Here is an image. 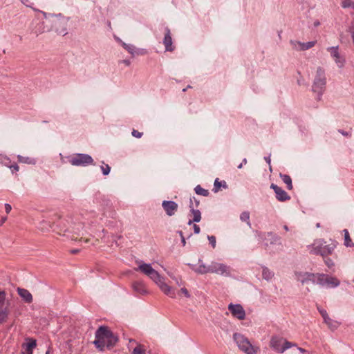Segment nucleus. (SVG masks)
<instances>
[{"mask_svg":"<svg viewBox=\"0 0 354 354\" xmlns=\"http://www.w3.org/2000/svg\"><path fill=\"white\" fill-rule=\"evenodd\" d=\"M46 31L45 26L44 22H38L35 27L32 29V32L38 36L39 35L44 32Z\"/></svg>","mask_w":354,"mask_h":354,"instance_id":"21","label":"nucleus"},{"mask_svg":"<svg viewBox=\"0 0 354 354\" xmlns=\"http://www.w3.org/2000/svg\"><path fill=\"white\" fill-rule=\"evenodd\" d=\"M10 158L6 157V158H4V161L2 162V164L5 166V164L10 165Z\"/></svg>","mask_w":354,"mask_h":354,"instance_id":"51","label":"nucleus"},{"mask_svg":"<svg viewBox=\"0 0 354 354\" xmlns=\"http://www.w3.org/2000/svg\"><path fill=\"white\" fill-rule=\"evenodd\" d=\"M162 207L166 214L169 216H174L178 210V204L173 201H163Z\"/></svg>","mask_w":354,"mask_h":354,"instance_id":"14","label":"nucleus"},{"mask_svg":"<svg viewBox=\"0 0 354 354\" xmlns=\"http://www.w3.org/2000/svg\"><path fill=\"white\" fill-rule=\"evenodd\" d=\"M5 301H6V292L2 290L0 291V308H6L5 306Z\"/></svg>","mask_w":354,"mask_h":354,"instance_id":"37","label":"nucleus"},{"mask_svg":"<svg viewBox=\"0 0 354 354\" xmlns=\"http://www.w3.org/2000/svg\"><path fill=\"white\" fill-rule=\"evenodd\" d=\"M326 85V76L325 69L318 66L314 74L312 90L319 95H322Z\"/></svg>","mask_w":354,"mask_h":354,"instance_id":"4","label":"nucleus"},{"mask_svg":"<svg viewBox=\"0 0 354 354\" xmlns=\"http://www.w3.org/2000/svg\"><path fill=\"white\" fill-rule=\"evenodd\" d=\"M192 199V205H194V202L196 204V207H198L199 205V201L197 200L195 197L191 198L190 200Z\"/></svg>","mask_w":354,"mask_h":354,"instance_id":"50","label":"nucleus"},{"mask_svg":"<svg viewBox=\"0 0 354 354\" xmlns=\"http://www.w3.org/2000/svg\"><path fill=\"white\" fill-rule=\"evenodd\" d=\"M295 279L301 283L312 282L315 283V274L307 272H295Z\"/></svg>","mask_w":354,"mask_h":354,"instance_id":"12","label":"nucleus"},{"mask_svg":"<svg viewBox=\"0 0 354 354\" xmlns=\"http://www.w3.org/2000/svg\"><path fill=\"white\" fill-rule=\"evenodd\" d=\"M5 166L9 167L12 173L18 171L19 169V166L17 164H13V165L5 164Z\"/></svg>","mask_w":354,"mask_h":354,"instance_id":"41","label":"nucleus"},{"mask_svg":"<svg viewBox=\"0 0 354 354\" xmlns=\"http://www.w3.org/2000/svg\"><path fill=\"white\" fill-rule=\"evenodd\" d=\"M189 207L192 213L193 214L194 218L192 220H189L187 223L189 225H191L193 223H198L201 219V214L198 209H194V207L192 205V199L189 200Z\"/></svg>","mask_w":354,"mask_h":354,"instance_id":"18","label":"nucleus"},{"mask_svg":"<svg viewBox=\"0 0 354 354\" xmlns=\"http://www.w3.org/2000/svg\"><path fill=\"white\" fill-rule=\"evenodd\" d=\"M268 236H271L272 238L271 243H275L280 240V237L279 236L272 232L268 233Z\"/></svg>","mask_w":354,"mask_h":354,"instance_id":"38","label":"nucleus"},{"mask_svg":"<svg viewBox=\"0 0 354 354\" xmlns=\"http://www.w3.org/2000/svg\"><path fill=\"white\" fill-rule=\"evenodd\" d=\"M280 177L282 179L283 182L286 184L287 188L289 190L292 189V179L290 176L286 174H280Z\"/></svg>","mask_w":354,"mask_h":354,"instance_id":"29","label":"nucleus"},{"mask_svg":"<svg viewBox=\"0 0 354 354\" xmlns=\"http://www.w3.org/2000/svg\"><path fill=\"white\" fill-rule=\"evenodd\" d=\"M297 350L302 353H307L306 350L300 347H297Z\"/></svg>","mask_w":354,"mask_h":354,"instance_id":"54","label":"nucleus"},{"mask_svg":"<svg viewBox=\"0 0 354 354\" xmlns=\"http://www.w3.org/2000/svg\"><path fill=\"white\" fill-rule=\"evenodd\" d=\"M319 24H320V23H319V21H316L314 22V26H319Z\"/></svg>","mask_w":354,"mask_h":354,"instance_id":"60","label":"nucleus"},{"mask_svg":"<svg viewBox=\"0 0 354 354\" xmlns=\"http://www.w3.org/2000/svg\"><path fill=\"white\" fill-rule=\"evenodd\" d=\"M131 134L133 137L137 138H140L142 136V133L138 131L137 130L133 129L131 132Z\"/></svg>","mask_w":354,"mask_h":354,"instance_id":"46","label":"nucleus"},{"mask_svg":"<svg viewBox=\"0 0 354 354\" xmlns=\"http://www.w3.org/2000/svg\"><path fill=\"white\" fill-rule=\"evenodd\" d=\"M353 5V1L352 0H342V6L343 8H350L351 6Z\"/></svg>","mask_w":354,"mask_h":354,"instance_id":"40","label":"nucleus"},{"mask_svg":"<svg viewBox=\"0 0 354 354\" xmlns=\"http://www.w3.org/2000/svg\"><path fill=\"white\" fill-rule=\"evenodd\" d=\"M181 242H182V244H183V246H185L186 245V240H185V237H183L181 239Z\"/></svg>","mask_w":354,"mask_h":354,"instance_id":"57","label":"nucleus"},{"mask_svg":"<svg viewBox=\"0 0 354 354\" xmlns=\"http://www.w3.org/2000/svg\"><path fill=\"white\" fill-rule=\"evenodd\" d=\"M69 162L73 166L85 167L93 164V159L88 154L76 153L69 158Z\"/></svg>","mask_w":354,"mask_h":354,"instance_id":"10","label":"nucleus"},{"mask_svg":"<svg viewBox=\"0 0 354 354\" xmlns=\"http://www.w3.org/2000/svg\"><path fill=\"white\" fill-rule=\"evenodd\" d=\"M193 227H194V231L195 234H199L200 233L201 229H200V227L198 225H197L196 224H194Z\"/></svg>","mask_w":354,"mask_h":354,"instance_id":"49","label":"nucleus"},{"mask_svg":"<svg viewBox=\"0 0 354 354\" xmlns=\"http://www.w3.org/2000/svg\"><path fill=\"white\" fill-rule=\"evenodd\" d=\"M327 51L330 54V56L334 59L337 66L339 68H344L346 59L343 55L339 52V46H332L327 48Z\"/></svg>","mask_w":354,"mask_h":354,"instance_id":"11","label":"nucleus"},{"mask_svg":"<svg viewBox=\"0 0 354 354\" xmlns=\"http://www.w3.org/2000/svg\"><path fill=\"white\" fill-rule=\"evenodd\" d=\"M350 8H353L354 9V3H353V6H351Z\"/></svg>","mask_w":354,"mask_h":354,"instance_id":"63","label":"nucleus"},{"mask_svg":"<svg viewBox=\"0 0 354 354\" xmlns=\"http://www.w3.org/2000/svg\"><path fill=\"white\" fill-rule=\"evenodd\" d=\"M122 62L126 65V66H129L131 64V62L128 59H124L122 61Z\"/></svg>","mask_w":354,"mask_h":354,"instance_id":"53","label":"nucleus"},{"mask_svg":"<svg viewBox=\"0 0 354 354\" xmlns=\"http://www.w3.org/2000/svg\"><path fill=\"white\" fill-rule=\"evenodd\" d=\"M264 159L266 161V162H268L269 165H270V156L265 157Z\"/></svg>","mask_w":354,"mask_h":354,"instance_id":"56","label":"nucleus"},{"mask_svg":"<svg viewBox=\"0 0 354 354\" xmlns=\"http://www.w3.org/2000/svg\"><path fill=\"white\" fill-rule=\"evenodd\" d=\"M12 209V207L10 204L6 203L5 204V210L7 214L10 213Z\"/></svg>","mask_w":354,"mask_h":354,"instance_id":"48","label":"nucleus"},{"mask_svg":"<svg viewBox=\"0 0 354 354\" xmlns=\"http://www.w3.org/2000/svg\"><path fill=\"white\" fill-rule=\"evenodd\" d=\"M57 233L66 236L72 240H76L75 236L83 235L84 225L82 223H75L72 218L60 219L56 225Z\"/></svg>","mask_w":354,"mask_h":354,"instance_id":"3","label":"nucleus"},{"mask_svg":"<svg viewBox=\"0 0 354 354\" xmlns=\"http://www.w3.org/2000/svg\"><path fill=\"white\" fill-rule=\"evenodd\" d=\"M324 322L328 325L329 328L332 330H334L338 328L339 326V323L337 321H335L332 319L331 318L328 317L327 319L324 321Z\"/></svg>","mask_w":354,"mask_h":354,"instance_id":"28","label":"nucleus"},{"mask_svg":"<svg viewBox=\"0 0 354 354\" xmlns=\"http://www.w3.org/2000/svg\"><path fill=\"white\" fill-rule=\"evenodd\" d=\"M88 241V239H85V241H84L85 243H87Z\"/></svg>","mask_w":354,"mask_h":354,"instance_id":"64","label":"nucleus"},{"mask_svg":"<svg viewBox=\"0 0 354 354\" xmlns=\"http://www.w3.org/2000/svg\"><path fill=\"white\" fill-rule=\"evenodd\" d=\"M113 333L106 326H100L95 332V340L93 344L100 351L104 348V342Z\"/></svg>","mask_w":354,"mask_h":354,"instance_id":"9","label":"nucleus"},{"mask_svg":"<svg viewBox=\"0 0 354 354\" xmlns=\"http://www.w3.org/2000/svg\"><path fill=\"white\" fill-rule=\"evenodd\" d=\"M274 277V273L266 267H263L262 270V277L266 281L271 280Z\"/></svg>","mask_w":354,"mask_h":354,"instance_id":"26","label":"nucleus"},{"mask_svg":"<svg viewBox=\"0 0 354 354\" xmlns=\"http://www.w3.org/2000/svg\"><path fill=\"white\" fill-rule=\"evenodd\" d=\"M183 295L186 298H189L190 297V294L189 292V291L187 290V288H182L178 293V295Z\"/></svg>","mask_w":354,"mask_h":354,"instance_id":"42","label":"nucleus"},{"mask_svg":"<svg viewBox=\"0 0 354 354\" xmlns=\"http://www.w3.org/2000/svg\"><path fill=\"white\" fill-rule=\"evenodd\" d=\"M138 263V266L135 268L136 271H140L147 276L166 295L171 298L176 297L175 291L165 283V278L153 269L151 264L144 263L143 261H139Z\"/></svg>","mask_w":354,"mask_h":354,"instance_id":"1","label":"nucleus"},{"mask_svg":"<svg viewBox=\"0 0 354 354\" xmlns=\"http://www.w3.org/2000/svg\"><path fill=\"white\" fill-rule=\"evenodd\" d=\"M8 315V310L7 308H0V324L6 322Z\"/></svg>","mask_w":354,"mask_h":354,"instance_id":"33","label":"nucleus"},{"mask_svg":"<svg viewBox=\"0 0 354 354\" xmlns=\"http://www.w3.org/2000/svg\"><path fill=\"white\" fill-rule=\"evenodd\" d=\"M228 309L234 317L239 320L245 319V312L241 305L230 304L228 306Z\"/></svg>","mask_w":354,"mask_h":354,"instance_id":"13","label":"nucleus"},{"mask_svg":"<svg viewBox=\"0 0 354 354\" xmlns=\"http://www.w3.org/2000/svg\"><path fill=\"white\" fill-rule=\"evenodd\" d=\"M163 44L165 46V49L167 51H173L174 47L172 46V39L171 37L170 30L168 28H165V38Z\"/></svg>","mask_w":354,"mask_h":354,"instance_id":"17","label":"nucleus"},{"mask_svg":"<svg viewBox=\"0 0 354 354\" xmlns=\"http://www.w3.org/2000/svg\"><path fill=\"white\" fill-rule=\"evenodd\" d=\"M194 190H195V192L197 194H198V195H201V196H207L209 194L208 190L203 189L200 185H197L194 188Z\"/></svg>","mask_w":354,"mask_h":354,"instance_id":"34","label":"nucleus"},{"mask_svg":"<svg viewBox=\"0 0 354 354\" xmlns=\"http://www.w3.org/2000/svg\"><path fill=\"white\" fill-rule=\"evenodd\" d=\"M246 163H247V159H246V158H244V159L243 160V162H241V163L238 166V168H239V169H241V168H242V167H243V164H246Z\"/></svg>","mask_w":354,"mask_h":354,"instance_id":"52","label":"nucleus"},{"mask_svg":"<svg viewBox=\"0 0 354 354\" xmlns=\"http://www.w3.org/2000/svg\"><path fill=\"white\" fill-rule=\"evenodd\" d=\"M6 220L7 217H3L0 221V225H2L6 222Z\"/></svg>","mask_w":354,"mask_h":354,"instance_id":"55","label":"nucleus"},{"mask_svg":"<svg viewBox=\"0 0 354 354\" xmlns=\"http://www.w3.org/2000/svg\"><path fill=\"white\" fill-rule=\"evenodd\" d=\"M319 311L320 314L322 315V316L324 319V321H325L326 319H327L329 317L326 310H325L324 309H319Z\"/></svg>","mask_w":354,"mask_h":354,"instance_id":"45","label":"nucleus"},{"mask_svg":"<svg viewBox=\"0 0 354 354\" xmlns=\"http://www.w3.org/2000/svg\"><path fill=\"white\" fill-rule=\"evenodd\" d=\"M234 342L239 348L246 354H256L257 348L253 346L250 341L244 335L234 333L233 335Z\"/></svg>","mask_w":354,"mask_h":354,"instance_id":"7","label":"nucleus"},{"mask_svg":"<svg viewBox=\"0 0 354 354\" xmlns=\"http://www.w3.org/2000/svg\"><path fill=\"white\" fill-rule=\"evenodd\" d=\"M270 187L274 191L276 197L279 201H285L290 199L288 194L279 186L272 184Z\"/></svg>","mask_w":354,"mask_h":354,"instance_id":"16","label":"nucleus"},{"mask_svg":"<svg viewBox=\"0 0 354 354\" xmlns=\"http://www.w3.org/2000/svg\"><path fill=\"white\" fill-rule=\"evenodd\" d=\"M178 233L179 234L180 238L185 237L183 235V232L182 231H178Z\"/></svg>","mask_w":354,"mask_h":354,"instance_id":"58","label":"nucleus"},{"mask_svg":"<svg viewBox=\"0 0 354 354\" xmlns=\"http://www.w3.org/2000/svg\"><path fill=\"white\" fill-rule=\"evenodd\" d=\"M132 354H145V348H144V346L138 344L133 350Z\"/></svg>","mask_w":354,"mask_h":354,"instance_id":"36","label":"nucleus"},{"mask_svg":"<svg viewBox=\"0 0 354 354\" xmlns=\"http://www.w3.org/2000/svg\"><path fill=\"white\" fill-rule=\"evenodd\" d=\"M78 252H79V250H71V253H73V254H76Z\"/></svg>","mask_w":354,"mask_h":354,"instance_id":"61","label":"nucleus"},{"mask_svg":"<svg viewBox=\"0 0 354 354\" xmlns=\"http://www.w3.org/2000/svg\"><path fill=\"white\" fill-rule=\"evenodd\" d=\"M326 241L322 239H317L314 243L308 246L310 252L313 254L321 255L322 257L330 254L335 246L333 245H326Z\"/></svg>","mask_w":354,"mask_h":354,"instance_id":"6","label":"nucleus"},{"mask_svg":"<svg viewBox=\"0 0 354 354\" xmlns=\"http://www.w3.org/2000/svg\"><path fill=\"white\" fill-rule=\"evenodd\" d=\"M339 132L344 135V136H347L348 135V133L347 132H344V131H339Z\"/></svg>","mask_w":354,"mask_h":354,"instance_id":"59","label":"nucleus"},{"mask_svg":"<svg viewBox=\"0 0 354 354\" xmlns=\"http://www.w3.org/2000/svg\"><path fill=\"white\" fill-rule=\"evenodd\" d=\"M270 346L275 351L279 353H283L286 350L291 347L297 346L295 344L288 342L283 337L277 336H274L271 338Z\"/></svg>","mask_w":354,"mask_h":354,"instance_id":"8","label":"nucleus"},{"mask_svg":"<svg viewBox=\"0 0 354 354\" xmlns=\"http://www.w3.org/2000/svg\"><path fill=\"white\" fill-rule=\"evenodd\" d=\"M222 186V182L219 181L218 178H216L214 181V192H218V189Z\"/></svg>","mask_w":354,"mask_h":354,"instance_id":"43","label":"nucleus"},{"mask_svg":"<svg viewBox=\"0 0 354 354\" xmlns=\"http://www.w3.org/2000/svg\"><path fill=\"white\" fill-rule=\"evenodd\" d=\"M199 265L189 264L191 269L195 272L201 274L214 273L225 277L231 276V268L226 264L212 261L210 265L206 266L201 259L198 260Z\"/></svg>","mask_w":354,"mask_h":354,"instance_id":"2","label":"nucleus"},{"mask_svg":"<svg viewBox=\"0 0 354 354\" xmlns=\"http://www.w3.org/2000/svg\"><path fill=\"white\" fill-rule=\"evenodd\" d=\"M17 159L19 162L28 164V165H35L36 163V160L30 157H25L21 155L17 156Z\"/></svg>","mask_w":354,"mask_h":354,"instance_id":"25","label":"nucleus"},{"mask_svg":"<svg viewBox=\"0 0 354 354\" xmlns=\"http://www.w3.org/2000/svg\"><path fill=\"white\" fill-rule=\"evenodd\" d=\"M52 227L51 223L46 220H42L38 225V228L42 231H48Z\"/></svg>","mask_w":354,"mask_h":354,"instance_id":"30","label":"nucleus"},{"mask_svg":"<svg viewBox=\"0 0 354 354\" xmlns=\"http://www.w3.org/2000/svg\"><path fill=\"white\" fill-rule=\"evenodd\" d=\"M133 290L138 294L145 295L147 293L145 284L142 281H135L132 284Z\"/></svg>","mask_w":354,"mask_h":354,"instance_id":"20","label":"nucleus"},{"mask_svg":"<svg viewBox=\"0 0 354 354\" xmlns=\"http://www.w3.org/2000/svg\"><path fill=\"white\" fill-rule=\"evenodd\" d=\"M240 219L242 221L247 222V224L249 226L251 225L250 222V213L248 212H242L241 216H240Z\"/></svg>","mask_w":354,"mask_h":354,"instance_id":"35","label":"nucleus"},{"mask_svg":"<svg viewBox=\"0 0 354 354\" xmlns=\"http://www.w3.org/2000/svg\"><path fill=\"white\" fill-rule=\"evenodd\" d=\"M117 40L120 41L122 44V46L133 56L135 55L136 53V47L132 44H127L124 42H123L121 39L119 38H117Z\"/></svg>","mask_w":354,"mask_h":354,"instance_id":"22","label":"nucleus"},{"mask_svg":"<svg viewBox=\"0 0 354 354\" xmlns=\"http://www.w3.org/2000/svg\"><path fill=\"white\" fill-rule=\"evenodd\" d=\"M207 239L209 241V243L212 245V248H214L216 247V238L214 236H208Z\"/></svg>","mask_w":354,"mask_h":354,"instance_id":"44","label":"nucleus"},{"mask_svg":"<svg viewBox=\"0 0 354 354\" xmlns=\"http://www.w3.org/2000/svg\"><path fill=\"white\" fill-rule=\"evenodd\" d=\"M325 263H326V264L327 265V266L328 268H331L332 266H334V263H333V261L330 259H328V258L325 259Z\"/></svg>","mask_w":354,"mask_h":354,"instance_id":"47","label":"nucleus"},{"mask_svg":"<svg viewBox=\"0 0 354 354\" xmlns=\"http://www.w3.org/2000/svg\"><path fill=\"white\" fill-rule=\"evenodd\" d=\"M48 19L51 24L52 30L59 35H65L67 34L68 18L59 14L57 15H51Z\"/></svg>","mask_w":354,"mask_h":354,"instance_id":"5","label":"nucleus"},{"mask_svg":"<svg viewBox=\"0 0 354 354\" xmlns=\"http://www.w3.org/2000/svg\"><path fill=\"white\" fill-rule=\"evenodd\" d=\"M344 232V245L346 246V247H351L352 245H353V243H352V241L350 238V235H349V232L347 230H343Z\"/></svg>","mask_w":354,"mask_h":354,"instance_id":"32","label":"nucleus"},{"mask_svg":"<svg viewBox=\"0 0 354 354\" xmlns=\"http://www.w3.org/2000/svg\"><path fill=\"white\" fill-rule=\"evenodd\" d=\"M283 228H284V230H285L286 231H288V230H289V229H288V226H287V225H284V226H283Z\"/></svg>","mask_w":354,"mask_h":354,"instance_id":"62","label":"nucleus"},{"mask_svg":"<svg viewBox=\"0 0 354 354\" xmlns=\"http://www.w3.org/2000/svg\"><path fill=\"white\" fill-rule=\"evenodd\" d=\"M328 275L324 274H315V283L325 286Z\"/></svg>","mask_w":354,"mask_h":354,"instance_id":"24","label":"nucleus"},{"mask_svg":"<svg viewBox=\"0 0 354 354\" xmlns=\"http://www.w3.org/2000/svg\"><path fill=\"white\" fill-rule=\"evenodd\" d=\"M37 345L36 340L30 339V341L25 345L26 354H32V350Z\"/></svg>","mask_w":354,"mask_h":354,"instance_id":"23","label":"nucleus"},{"mask_svg":"<svg viewBox=\"0 0 354 354\" xmlns=\"http://www.w3.org/2000/svg\"><path fill=\"white\" fill-rule=\"evenodd\" d=\"M101 169L104 175L106 176L109 174L111 171V167L109 165H104L101 166Z\"/></svg>","mask_w":354,"mask_h":354,"instance_id":"39","label":"nucleus"},{"mask_svg":"<svg viewBox=\"0 0 354 354\" xmlns=\"http://www.w3.org/2000/svg\"><path fill=\"white\" fill-rule=\"evenodd\" d=\"M118 341V338L113 335H111L109 339L104 342V347H107L109 348H111Z\"/></svg>","mask_w":354,"mask_h":354,"instance_id":"31","label":"nucleus"},{"mask_svg":"<svg viewBox=\"0 0 354 354\" xmlns=\"http://www.w3.org/2000/svg\"><path fill=\"white\" fill-rule=\"evenodd\" d=\"M339 281L337 279L328 276L325 286L333 288L339 286Z\"/></svg>","mask_w":354,"mask_h":354,"instance_id":"27","label":"nucleus"},{"mask_svg":"<svg viewBox=\"0 0 354 354\" xmlns=\"http://www.w3.org/2000/svg\"><path fill=\"white\" fill-rule=\"evenodd\" d=\"M290 44L292 46V48L298 51H304L308 50L313 47L315 44L316 41H311L306 43H303L299 41H290Z\"/></svg>","mask_w":354,"mask_h":354,"instance_id":"15","label":"nucleus"},{"mask_svg":"<svg viewBox=\"0 0 354 354\" xmlns=\"http://www.w3.org/2000/svg\"><path fill=\"white\" fill-rule=\"evenodd\" d=\"M17 292L26 303L30 304L32 301V296L28 290L18 288Z\"/></svg>","mask_w":354,"mask_h":354,"instance_id":"19","label":"nucleus"}]
</instances>
